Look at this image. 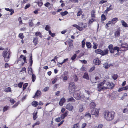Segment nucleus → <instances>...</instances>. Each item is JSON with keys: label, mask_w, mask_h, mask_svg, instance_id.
Returning <instances> with one entry per match:
<instances>
[{"label": "nucleus", "mask_w": 128, "mask_h": 128, "mask_svg": "<svg viewBox=\"0 0 128 128\" xmlns=\"http://www.w3.org/2000/svg\"><path fill=\"white\" fill-rule=\"evenodd\" d=\"M81 96L79 93H74V97L77 100H79Z\"/></svg>", "instance_id": "obj_9"}, {"label": "nucleus", "mask_w": 128, "mask_h": 128, "mask_svg": "<svg viewBox=\"0 0 128 128\" xmlns=\"http://www.w3.org/2000/svg\"><path fill=\"white\" fill-rule=\"evenodd\" d=\"M19 103L18 102H17L14 104L13 105L12 107V108H14L16 107L18 105Z\"/></svg>", "instance_id": "obj_47"}, {"label": "nucleus", "mask_w": 128, "mask_h": 128, "mask_svg": "<svg viewBox=\"0 0 128 128\" xmlns=\"http://www.w3.org/2000/svg\"><path fill=\"white\" fill-rule=\"evenodd\" d=\"M86 45L88 48H90L92 47V45L90 42H87L86 43Z\"/></svg>", "instance_id": "obj_17"}, {"label": "nucleus", "mask_w": 128, "mask_h": 128, "mask_svg": "<svg viewBox=\"0 0 128 128\" xmlns=\"http://www.w3.org/2000/svg\"><path fill=\"white\" fill-rule=\"evenodd\" d=\"M114 50H117L118 52L120 50L119 48L117 46H116L114 48Z\"/></svg>", "instance_id": "obj_50"}, {"label": "nucleus", "mask_w": 128, "mask_h": 128, "mask_svg": "<svg viewBox=\"0 0 128 128\" xmlns=\"http://www.w3.org/2000/svg\"><path fill=\"white\" fill-rule=\"evenodd\" d=\"M30 6V4H26L24 7V8L25 9H27V8H28Z\"/></svg>", "instance_id": "obj_61"}, {"label": "nucleus", "mask_w": 128, "mask_h": 128, "mask_svg": "<svg viewBox=\"0 0 128 128\" xmlns=\"http://www.w3.org/2000/svg\"><path fill=\"white\" fill-rule=\"evenodd\" d=\"M106 19V17L104 14H102L101 16V20L103 21Z\"/></svg>", "instance_id": "obj_31"}, {"label": "nucleus", "mask_w": 128, "mask_h": 128, "mask_svg": "<svg viewBox=\"0 0 128 128\" xmlns=\"http://www.w3.org/2000/svg\"><path fill=\"white\" fill-rule=\"evenodd\" d=\"M95 21L96 20L94 18H92L90 19L88 21L89 24H92L93 22Z\"/></svg>", "instance_id": "obj_37"}, {"label": "nucleus", "mask_w": 128, "mask_h": 128, "mask_svg": "<svg viewBox=\"0 0 128 128\" xmlns=\"http://www.w3.org/2000/svg\"><path fill=\"white\" fill-rule=\"evenodd\" d=\"M67 100L68 102L70 101L72 102H74L75 101V100L72 97L68 98V99Z\"/></svg>", "instance_id": "obj_32"}, {"label": "nucleus", "mask_w": 128, "mask_h": 128, "mask_svg": "<svg viewBox=\"0 0 128 128\" xmlns=\"http://www.w3.org/2000/svg\"><path fill=\"white\" fill-rule=\"evenodd\" d=\"M49 89V88L48 87H45L43 89V91L44 92H46L48 91Z\"/></svg>", "instance_id": "obj_58"}, {"label": "nucleus", "mask_w": 128, "mask_h": 128, "mask_svg": "<svg viewBox=\"0 0 128 128\" xmlns=\"http://www.w3.org/2000/svg\"><path fill=\"white\" fill-rule=\"evenodd\" d=\"M86 117L90 118L91 117V115L89 113H87L85 115Z\"/></svg>", "instance_id": "obj_45"}, {"label": "nucleus", "mask_w": 128, "mask_h": 128, "mask_svg": "<svg viewBox=\"0 0 128 128\" xmlns=\"http://www.w3.org/2000/svg\"><path fill=\"white\" fill-rule=\"evenodd\" d=\"M38 104V102L36 101H34L32 102V105L35 107L37 106Z\"/></svg>", "instance_id": "obj_16"}, {"label": "nucleus", "mask_w": 128, "mask_h": 128, "mask_svg": "<svg viewBox=\"0 0 128 128\" xmlns=\"http://www.w3.org/2000/svg\"><path fill=\"white\" fill-rule=\"evenodd\" d=\"M73 26L74 27H75L78 30H79V28H80V26H78L77 25V24H74L73 25Z\"/></svg>", "instance_id": "obj_56"}, {"label": "nucleus", "mask_w": 128, "mask_h": 128, "mask_svg": "<svg viewBox=\"0 0 128 128\" xmlns=\"http://www.w3.org/2000/svg\"><path fill=\"white\" fill-rule=\"evenodd\" d=\"M95 67L93 66L92 68H91L89 70V72H92L95 69Z\"/></svg>", "instance_id": "obj_52"}, {"label": "nucleus", "mask_w": 128, "mask_h": 128, "mask_svg": "<svg viewBox=\"0 0 128 128\" xmlns=\"http://www.w3.org/2000/svg\"><path fill=\"white\" fill-rule=\"evenodd\" d=\"M18 37L21 39L23 40L24 38V35L22 33H20L18 35Z\"/></svg>", "instance_id": "obj_41"}, {"label": "nucleus", "mask_w": 128, "mask_h": 128, "mask_svg": "<svg viewBox=\"0 0 128 128\" xmlns=\"http://www.w3.org/2000/svg\"><path fill=\"white\" fill-rule=\"evenodd\" d=\"M108 50L107 49L104 50L103 51L102 50L101 55L104 56L107 54L108 53Z\"/></svg>", "instance_id": "obj_15"}, {"label": "nucleus", "mask_w": 128, "mask_h": 128, "mask_svg": "<svg viewBox=\"0 0 128 128\" xmlns=\"http://www.w3.org/2000/svg\"><path fill=\"white\" fill-rule=\"evenodd\" d=\"M61 120L62 119H61V118H60V117L56 118L55 119V121L56 122H60Z\"/></svg>", "instance_id": "obj_51"}, {"label": "nucleus", "mask_w": 128, "mask_h": 128, "mask_svg": "<svg viewBox=\"0 0 128 128\" xmlns=\"http://www.w3.org/2000/svg\"><path fill=\"white\" fill-rule=\"evenodd\" d=\"M73 78H74V82L77 81L78 80V78L77 76L75 75H73Z\"/></svg>", "instance_id": "obj_43"}, {"label": "nucleus", "mask_w": 128, "mask_h": 128, "mask_svg": "<svg viewBox=\"0 0 128 128\" xmlns=\"http://www.w3.org/2000/svg\"><path fill=\"white\" fill-rule=\"evenodd\" d=\"M68 13V12L67 11H65L64 12H60V14L62 16L66 15Z\"/></svg>", "instance_id": "obj_28"}, {"label": "nucleus", "mask_w": 128, "mask_h": 128, "mask_svg": "<svg viewBox=\"0 0 128 128\" xmlns=\"http://www.w3.org/2000/svg\"><path fill=\"white\" fill-rule=\"evenodd\" d=\"M9 108V106H4L3 108V110L4 112H5L8 110Z\"/></svg>", "instance_id": "obj_39"}, {"label": "nucleus", "mask_w": 128, "mask_h": 128, "mask_svg": "<svg viewBox=\"0 0 128 128\" xmlns=\"http://www.w3.org/2000/svg\"><path fill=\"white\" fill-rule=\"evenodd\" d=\"M118 18H115L112 19L111 20L113 23H114V24L118 20Z\"/></svg>", "instance_id": "obj_30"}, {"label": "nucleus", "mask_w": 128, "mask_h": 128, "mask_svg": "<svg viewBox=\"0 0 128 128\" xmlns=\"http://www.w3.org/2000/svg\"><path fill=\"white\" fill-rule=\"evenodd\" d=\"M76 52L74 54V55L71 58V59L72 60H73L75 59L76 57Z\"/></svg>", "instance_id": "obj_44"}, {"label": "nucleus", "mask_w": 128, "mask_h": 128, "mask_svg": "<svg viewBox=\"0 0 128 128\" xmlns=\"http://www.w3.org/2000/svg\"><path fill=\"white\" fill-rule=\"evenodd\" d=\"M82 47L83 48H84V46L85 44V42L84 41V40H83L82 41Z\"/></svg>", "instance_id": "obj_46"}, {"label": "nucleus", "mask_w": 128, "mask_h": 128, "mask_svg": "<svg viewBox=\"0 0 128 128\" xmlns=\"http://www.w3.org/2000/svg\"><path fill=\"white\" fill-rule=\"evenodd\" d=\"M35 94L36 95V96L38 98L41 95V92L39 90H37Z\"/></svg>", "instance_id": "obj_18"}, {"label": "nucleus", "mask_w": 128, "mask_h": 128, "mask_svg": "<svg viewBox=\"0 0 128 128\" xmlns=\"http://www.w3.org/2000/svg\"><path fill=\"white\" fill-rule=\"evenodd\" d=\"M28 86V83H25L23 85V90H24L25 89H26Z\"/></svg>", "instance_id": "obj_53"}, {"label": "nucleus", "mask_w": 128, "mask_h": 128, "mask_svg": "<svg viewBox=\"0 0 128 128\" xmlns=\"http://www.w3.org/2000/svg\"><path fill=\"white\" fill-rule=\"evenodd\" d=\"M90 109H94L95 107L96 104L95 103L92 102L90 104Z\"/></svg>", "instance_id": "obj_13"}, {"label": "nucleus", "mask_w": 128, "mask_h": 128, "mask_svg": "<svg viewBox=\"0 0 128 128\" xmlns=\"http://www.w3.org/2000/svg\"><path fill=\"white\" fill-rule=\"evenodd\" d=\"M38 4L39 6H42L43 4L41 0H39L38 2Z\"/></svg>", "instance_id": "obj_40"}, {"label": "nucleus", "mask_w": 128, "mask_h": 128, "mask_svg": "<svg viewBox=\"0 0 128 128\" xmlns=\"http://www.w3.org/2000/svg\"><path fill=\"white\" fill-rule=\"evenodd\" d=\"M73 127L75 128H79V126L78 124H74Z\"/></svg>", "instance_id": "obj_48"}, {"label": "nucleus", "mask_w": 128, "mask_h": 128, "mask_svg": "<svg viewBox=\"0 0 128 128\" xmlns=\"http://www.w3.org/2000/svg\"><path fill=\"white\" fill-rule=\"evenodd\" d=\"M38 113V112L36 111L35 113L34 112L33 114V118L34 120H36V118H37L38 116L37 115V114Z\"/></svg>", "instance_id": "obj_21"}, {"label": "nucleus", "mask_w": 128, "mask_h": 128, "mask_svg": "<svg viewBox=\"0 0 128 128\" xmlns=\"http://www.w3.org/2000/svg\"><path fill=\"white\" fill-rule=\"evenodd\" d=\"M121 23L122 25L124 27H128V26L127 24L124 20H122Z\"/></svg>", "instance_id": "obj_20"}, {"label": "nucleus", "mask_w": 128, "mask_h": 128, "mask_svg": "<svg viewBox=\"0 0 128 128\" xmlns=\"http://www.w3.org/2000/svg\"><path fill=\"white\" fill-rule=\"evenodd\" d=\"M87 124L86 123H83L82 124L81 126V128H84L86 126Z\"/></svg>", "instance_id": "obj_54"}, {"label": "nucleus", "mask_w": 128, "mask_h": 128, "mask_svg": "<svg viewBox=\"0 0 128 128\" xmlns=\"http://www.w3.org/2000/svg\"><path fill=\"white\" fill-rule=\"evenodd\" d=\"M30 65L31 66H32V62H33V61L32 60V55H31V56H30Z\"/></svg>", "instance_id": "obj_38"}, {"label": "nucleus", "mask_w": 128, "mask_h": 128, "mask_svg": "<svg viewBox=\"0 0 128 128\" xmlns=\"http://www.w3.org/2000/svg\"><path fill=\"white\" fill-rule=\"evenodd\" d=\"M95 53L98 54H100L101 55L102 52V50L100 49H98L95 50Z\"/></svg>", "instance_id": "obj_23"}, {"label": "nucleus", "mask_w": 128, "mask_h": 128, "mask_svg": "<svg viewBox=\"0 0 128 128\" xmlns=\"http://www.w3.org/2000/svg\"><path fill=\"white\" fill-rule=\"evenodd\" d=\"M120 30H117L114 33V35L116 38L120 36Z\"/></svg>", "instance_id": "obj_12"}, {"label": "nucleus", "mask_w": 128, "mask_h": 128, "mask_svg": "<svg viewBox=\"0 0 128 128\" xmlns=\"http://www.w3.org/2000/svg\"><path fill=\"white\" fill-rule=\"evenodd\" d=\"M78 24L80 26L79 29V30L80 31L82 30L84 28H85L86 26V24L85 23L80 22L78 23Z\"/></svg>", "instance_id": "obj_6"}, {"label": "nucleus", "mask_w": 128, "mask_h": 128, "mask_svg": "<svg viewBox=\"0 0 128 128\" xmlns=\"http://www.w3.org/2000/svg\"><path fill=\"white\" fill-rule=\"evenodd\" d=\"M76 86L74 82H72L69 84L68 88L70 94L73 92L76 89Z\"/></svg>", "instance_id": "obj_3"}, {"label": "nucleus", "mask_w": 128, "mask_h": 128, "mask_svg": "<svg viewBox=\"0 0 128 128\" xmlns=\"http://www.w3.org/2000/svg\"><path fill=\"white\" fill-rule=\"evenodd\" d=\"M95 11L94 10H92L91 12V16L92 18H95V14H94Z\"/></svg>", "instance_id": "obj_25"}, {"label": "nucleus", "mask_w": 128, "mask_h": 128, "mask_svg": "<svg viewBox=\"0 0 128 128\" xmlns=\"http://www.w3.org/2000/svg\"><path fill=\"white\" fill-rule=\"evenodd\" d=\"M108 48L110 50L113 48V45L112 44L108 46Z\"/></svg>", "instance_id": "obj_62"}, {"label": "nucleus", "mask_w": 128, "mask_h": 128, "mask_svg": "<svg viewBox=\"0 0 128 128\" xmlns=\"http://www.w3.org/2000/svg\"><path fill=\"white\" fill-rule=\"evenodd\" d=\"M94 63L96 65H99L100 63V61L98 58L94 59L93 60Z\"/></svg>", "instance_id": "obj_10"}, {"label": "nucleus", "mask_w": 128, "mask_h": 128, "mask_svg": "<svg viewBox=\"0 0 128 128\" xmlns=\"http://www.w3.org/2000/svg\"><path fill=\"white\" fill-rule=\"evenodd\" d=\"M28 72L29 74L31 75L33 73V71L31 66H29L28 69Z\"/></svg>", "instance_id": "obj_14"}, {"label": "nucleus", "mask_w": 128, "mask_h": 128, "mask_svg": "<svg viewBox=\"0 0 128 128\" xmlns=\"http://www.w3.org/2000/svg\"><path fill=\"white\" fill-rule=\"evenodd\" d=\"M84 110V108L83 106L81 105H80L79 107V112H81L83 111Z\"/></svg>", "instance_id": "obj_19"}, {"label": "nucleus", "mask_w": 128, "mask_h": 128, "mask_svg": "<svg viewBox=\"0 0 128 128\" xmlns=\"http://www.w3.org/2000/svg\"><path fill=\"white\" fill-rule=\"evenodd\" d=\"M103 114L104 118L108 121H111L114 118V112L113 111H106Z\"/></svg>", "instance_id": "obj_2"}, {"label": "nucleus", "mask_w": 128, "mask_h": 128, "mask_svg": "<svg viewBox=\"0 0 128 128\" xmlns=\"http://www.w3.org/2000/svg\"><path fill=\"white\" fill-rule=\"evenodd\" d=\"M23 84V83L20 82V83H19L18 84V86L20 88H21L22 87V84Z\"/></svg>", "instance_id": "obj_63"}, {"label": "nucleus", "mask_w": 128, "mask_h": 128, "mask_svg": "<svg viewBox=\"0 0 128 128\" xmlns=\"http://www.w3.org/2000/svg\"><path fill=\"white\" fill-rule=\"evenodd\" d=\"M10 103H11V104H13L15 102L14 100V99H10Z\"/></svg>", "instance_id": "obj_59"}, {"label": "nucleus", "mask_w": 128, "mask_h": 128, "mask_svg": "<svg viewBox=\"0 0 128 128\" xmlns=\"http://www.w3.org/2000/svg\"><path fill=\"white\" fill-rule=\"evenodd\" d=\"M82 10L80 8L79 9V10L78 11L77 14V16H80V15L82 14Z\"/></svg>", "instance_id": "obj_26"}, {"label": "nucleus", "mask_w": 128, "mask_h": 128, "mask_svg": "<svg viewBox=\"0 0 128 128\" xmlns=\"http://www.w3.org/2000/svg\"><path fill=\"white\" fill-rule=\"evenodd\" d=\"M10 52H7V50L4 51L2 53V56L4 58V60L6 62H8L9 60L10 59Z\"/></svg>", "instance_id": "obj_4"}, {"label": "nucleus", "mask_w": 128, "mask_h": 128, "mask_svg": "<svg viewBox=\"0 0 128 128\" xmlns=\"http://www.w3.org/2000/svg\"><path fill=\"white\" fill-rule=\"evenodd\" d=\"M118 75L117 74H114L112 76L114 80H116L118 78Z\"/></svg>", "instance_id": "obj_49"}, {"label": "nucleus", "mask_w": 128, "mask_h": 128, "mask_svg": "<svg viewBox=\"0 0 128 128\" xmlns=\"http://www.w3.org/2000/svg\"><path fill=\"white\" fill-rule=\"evenodd\" d=\"M91 113L92 115H95L96 117H98L99 116V112L97 109H95L92 110Z\"/></svg>", "instance_id": "obj_5"}, {"label": "nucleus", "mask_w": 128, "mask_h": 128, "mask_svg": "<svg viewBox=\"0 0 128 128\" xmlns=\"http://www.w3.org/2000/svg\"><path fill=\"white\" fill-rule=\"evenodd\" d=\"M30 22H29V25L30 26H32L33 24L32 22V20H30Z\"/></svg>", "instance_id": "obj_55"}, {"label": "nucleus", "mask_w": 128, "mask_h": 128, "mask_svg": "<svg viewBox=\"0 0 128 128\" xmlns=\"http://www.w3.org/2000/svg\"><path fill=\"white\" fill-rule=\"evenodd\" d=\"M122 48H124V50H128V44L126 43H122L121 45Z\"/></svg>", "instance_id": "obj_8"}, {"label": "nucleus", "mask_w": 128, "mask_h": 128, "mask_svg": "<svg viewBox=\"0 0 128 128\" xmlns=\"http://www.w3.org/2000/svg\"><path fill=\"white\" fill-rule=\"evenodd\" d=\"M33 42L34 43L35 45L36 46L38 42V40L37 37H36L35 38H34L33 40Z\"/></svg>", "instance_id": "obj_29"}, {"label": "nucleus", "mask_w": 128, "mask_h": 128, "mask_svg": "<svg viewBox=\"0 0 128 128\" xmlns=\"http://www.w3.org/2000/svg\"><path fill=\"white\" fill-rule=\"evenodd\" d=\"M93 44L94 46H93V48L94 49H96L97 48V44H96L94 43Z\"/></svg>", "instance_id": "obj_57"}, {"label": "nucleus", "mask_w": 128, "mask_h": 128, "mask_svg": "<svg viewBox=\"0 0 128 128\" xmlns=\"http://www.w3.org/2000/svg\"><path fill=\"white\" fill-rule=\"evenodd\" d=\"M66 108L69 110L72 111L73 109V106L71 104L68 103L66 105Z\"/></svg>", "instance_id": "obj_7"}, {"label": "nucleus", "mask_w": 128, "mask_h": 128, "mask_svg": "<svg viewBox=\"0 0 128 128\" xmlns=\"http://www.w3.org/2000/svg\"><path fill=\"white\" fill-rule=\"evenodd\" d=\"M113 8L112 7V5H110L109 7H107L106 10V11L108 12L109 11L112 10L113 9Z\"/></svg>", "instance_id": "obj_34"}, {"label": "nucleus", "mask_w": 128, "mask_h": 128, "mask_svg": "<svg viewBox=\"0 0 128 128\" xmlns=\"http://www.w3.org/2000/svg\"><path fill=\"white\" fill-rule=\"evenodd\" d=\"M70 1L72 2L77 3L78 2V0H70Z\"/></svg>", "instance_id": "obj_60"}, {"label": "nucleus", "mask_w": 128, "mask_h": 128, "mask_svg": "<svg viewBox=\"0 0 128 128\" xmlns=\"http://www.w3.org/2000/svg\"><path fill=\"white\" fill-rule=\"evenodd\" d=\"M66 99L64 98H62L60 100L59 104L60 106H62L63 104L65 102Z\"/></svg>", "instance_id": "obj_11"}, {"label": "nucleus", "mask_w": 128, "mask_h": 128, "mask_svg": "<svg viewBox=\"0 0 128 128\" xmlns=\"http://www.w3.org/2000/svg\"><path fill=\"white\" fill-rule=\"evenodd\" d=\"M110 52V53H113L114 52V48L111 49L109 50Z\"/></svg>", "instance_id": "obj_64"}, {"label": "nucleus", "mask_w": 128, "mask_h": 128, "mask_svg": "<svg viewBox=\"0 0 128 128\" xmlns=\"http://www.w3.org/2000/svg\"><path fill=\"white\" fill-rule=\"evenodd\" d=\"M35 34L36 36V37L37 36H39L40 37H41V34L40 32H36Z\"/></svg>", "instance_id": "obj_36"}, {"label": "nucleus", "mask_w": 128, "mask_h": 128, "mask_svg": "<svg viewBox=\"0 0 128 128\" xmlns=\"http://www.w3.org/2000/svg\"><path fill=\"white\" fill-rule=\"evenodd\" d=\"M50 27L49 25H46V27L45 28V29L47 31H48L50 30Z\"/></svg>", "instance_id": "obj_42"}, {"label": "nucleus", "mask_w": 128, "mask_h": 128, "mask_svg": "<svg viewBox=\"0 0 128 128\" xmlns=\"http://www.w3.org/2000/svg\"><path fill=\"white\" fill-rule=\"evenodd\" d=\"M11 91V88L10 87H8L4 90V91L6 92H10Z\"/></svg>", "instance_id": "obj_27"}, {"label": "nucleus", "mask_w": 128, "mask_h": 128, "mask_svg": "<svg viewBox=\"0 0 128 128\" xmlns=\"http://www.w3.org/2000/svg\"><path fill=\"white\" fill-rule=\"evenodd\" d=\"M32 81L33 82H34L36 79V76L34 74H33L32 76Z\"/></svg>", "instance_id": "obj_33"}, {"label": "nucleus", "mask_w": 128, "mask_h": 128, "mask_svg": "<svg viewBox=\"0 0 128 128\" xmlns=\"http://www.w3.org/2000/svg\"><path fill=\"white\" fill-rule=\"evenodd\" d=\"M83 77L84 78H86L87 80L89 79L88 74L87 73H85L84 74V75L83 76Z\"/></svg>", "instance_id": "obj_35"}, {"label": "nucleus", "mask_w": 128, "mask_h": 128, "mask_svg": "<svg viewBox=\"0 0 128 128\" xmlns=\"http://www.w3.org/2000/svg\"><path fill=\"white\" fill-rule=\"evenodd\" d=\"M103 65V67L106 69H108L110 66L108 65V63L107 62L104 63Z\"/></svg>", "instance_id": "obj_24"}, {"label": "nucleus", "mask_w": 128, "mask_h": 128, "mask_svg": "<svg viewBox=\"0 0 128 128\" xmlns=\"http://www.w3.org/2000/svg\"><path fill=\"white\" fill-rule=\"evenodd\" d=\"M114 86V84L112 83H110L104 80L98 84L97 89L100 92L107 89H112Z\"/></svg>", "instance_id": "obj_1"}, {"label": "nucleus", "mask_w": 128, "mask_h": 128, "mask_svg": "<svg viewBox=\"0 0 128 128\" xmlns=\"http://www.w3.org/2000/svg\"><path fill=\"white\" fill-rule=\"evenodd\" d=\"M67 115V112H66L65 113L61 115V116L60 117V118H61L62 120L64 119Z\"/></svg>", "instance_id": "obj_22"}]
</instances>
